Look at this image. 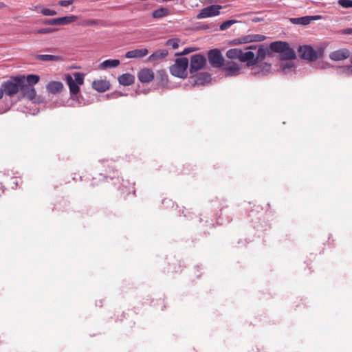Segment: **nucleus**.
<instances>
[{
  "instance_id": "f257e3e1",
  "label": "nucleus",
  "mask_w": 352,
  "mask_h": 352,
  "mask_svg": "<svg viewBox=\"0 0 352 352\" xmlns=\"http://www.w3.org/2000/svg\"><path fill=\"white\" fill-rule=\"evenodd\" d=\"M40 77L35 74H29L27 76L19 75L4 81L1 87L3 94L7 96H12L21 91L24 97L34 100L36 92L33 85L38 83Z\"/></svg>"
},
{
  "instance_id": "f03ea898",
  "label": "nucleus",
  "mask_w": 352,
  "mask_h": 352,
  "mask_svg": "<svg viewBox=\"0 0 352 352\" xmlns=\"http://www.w3.org/2000/svg\"><path fill=\"white\" fill-rule=\"evenodd\" d=\"M270 50L274 52L280 53L281 60H291L296 58L294 50L289 47L287 42L274 41L270 44Z\"/></svg>"
},
{
  "instance_id": "7ed1b4c3",
  "label": "nucleus",
  "mask_w": 352,
  "mask_h": 352,
  "mask_svg": "<svg viewBox=\"0 0 352 352\" xmlns=\"http://www.w3.org/2000/svg\"><path fill=\"white\" fill-rule=\"evenodd\" d=\"M188 60L186 58H178L175 63L170 67L171 74L179 78H186L187 76V68Z\"/></svg>"
},
{
  "instance_id": "20e7f679",
  "label": "nucleus",
  "mask_w": 352,
  "mask_h": 352,
  "mask_svg": "<svg viewBox=\"0 0 352 352\" xmlns=\"http://www.w3.org/2000/svg\"><path fill=\"white\" fill-rule=\"evenodd\" d=\"M254 52L252 51L243 52L242 50L233 48L230 49L226 52V56L230 59H238L242 63H247L253 58Z\"/></svg>"
},
{
  "instance_id": "39448f33",
  "label": "nucleus",
  "mask_w": 352,
  "mask_h": 352,
  "mask_svg": "<svg viewBox=\"0 0 352 352\" xmlns=\"http://www.w3.org/2000/svg\"><path fill=\"white\" fill-rule=\"evenodd\" d=\"M222 8L219 5H211L201 9L199 13L196 16L197 19L212 17L220 14V10Z\"/></svg>"
},
{
  "instance_id": "423d86ee",
  "label": "nucleus",
  "mask_w": 352,
  "mask_h": 352,
  "mask_svg": "<svg viewBox=\"0 0 352 352\" xmlns=\"http://www.w3.org/2000/svg\"><path fill=\"white\" fill-rule=\"evenodd\" d=\"M208 60L214 67H221L224 64V58L219 49H212L209 51Z\"/></svg>"
},
{
  "instance_id": "0eeeda50",
  "label": "nucleus",
  "mask_w": 352,
  "mask_h": 352,
  "mask_svg": "<svg viewBox=\"0 0 352 352\" xmlns=\"http://www.w3.org/2000/svg\"><path fill=\"white\" fill-rule=\"evenodd\" d=\"M298 52L302 58L309 61H314L319 57L318 53L310 45L300 46Z\"/></svg>"
},
{
  "instance_id": "6e6552de",
  "label": "nucleus",
  "mask_w": 352,
  "mask_h": 352,
  "mask_svg": "<svg viewBox=\"0 0 352 352\" xmlns=\"http://www.w3.org/2000/svg\"><path fill=\"white\" fill-rule=\"evenodd\" d=\"M266 39V36L262 34H248L234 39L232 42L235 45L249 43L252 42H261Z\"/></svg>"
},
{
  "instance_id": "1a4fd4ad",
  "label": "nucleus",
  "mask_w": 352,
  "mask_h": 352,
  "mask_svg": "<svg viewBox=\"0 0 352 352\" xmlns=\"http://www.w3.org/2000/svg\"><path fill=\"white\" fill-rule=\"evenodd\" d=\"M206 62L205 57L201 54H195L191 57L190 71V73L197 72L204 67Z\"/></svg>"
},
{
  "instance_id": "9d476101",
  "label": "nucleus",
  "mask_w": 352,
  "mask_h": 352,
  "mask_svg": "<svg viewBox=\"0 0 352 352\" xmlns=\"http://www.w3.org/2000/svg\"><path fill=\"white\" fill-rule=\"evenodd\" d=\"M269 54L268 50L264 45H260L258 48L256 55L254 54L253 58L248 60V66H253L258 63L262 62L266 57L267 54Z\"/></svg>"
},
{
  "instance_id": "9b49d317",
  "label": "nucleus",
  "mask_w": 352,
  "mask_h": 352,
  "mask_svg": "<svg viewBox=\"0 0 352 352\" xmlns=\"http://www.w3.org/2000/svg\"><path fill=\"white\" fill-rule=\"evenodd\" d=\"M223 66L227 76H236L240 74L241 68L236 63L228 62Z\"/></svg>"
},
{
  "instance_id": "f8f14e48",
  "label": "nucleus",
  "mask_w": 352,
  "mask_h": 352,
  "mask_svg": "<svg viewBox=\"0 0 352 352\" xmlns=\"http://www.w3.org/2000/svg\"><path fill=\"white\" fill-rule=\"evenodd\" d=\"M138 78L141 82H149L153 80L154 73L151 69L144 68L138 72Z\"/></svg>"
},
{
  "instance_id": "ddd939ff",
  "label": "nucleus",
  "mask_w": 352,
  "mask_h": 352,
  "mask_svg": "<svg viewBox=\"0 0 352 352\" xmlns=\"http://www.w3.org/2000/svg\"><path fill=\"white\" fill-rule=\"evenodd\" d=\"M350 56V52L347 49H340L331 52L329 57L333 60H342Z\"/></svg>"
},
{
  "instance_id": "4468645a",
  "label": "nucleus",
  "mask_w": 352,
  "mask_h": 352,
  "mask_svg": "<svg viewBox=\"0 0 352 352\" xmlns=\"http://www.w3.org/2000/svg\"><path fill=\"white\" fill-rule=\"evenodd\" d=\"M109 87L110 83L106 80H96L92 82V87L99 92L106 91Z\"/></svg>"
},
{
  "instance_id": "2eb2a0df",
  "label": "nucleus",
  "mask_w": 352,
  "mask_h": 352,
  "mask_svg": "<svg viewBox=\"0 0 352 352\" xmlns=\"http://www.w3.org/2000/svg\"><path fill=\"white\" fill-rule=\"evenodd\" d=\"M47 91L52 94H57L63 89V85L60 81H51L46 85Z\"/></svg>"
},
{
  "instance_id": "dca6fc26",
  "label": "nucleus",
  "mask_w": 352,
  "mask_h": 352,
  "mask_svg": "<svg viewBox=\"0 0 352 352\" xmlns=\"http://www.w3.org/2000/svg\"><path fill=\"white\" fill-rule=\"evenodd\" d=\"M148 54V50L146 48L135 49L129 51L126 53L125 57L127 58H142Z\"/></svg>"
},
{
  "instance_id": "f3484780",
  "label": "nucleus",
  "mask_w": 352,
  "mask_h": 352,
  "mask_svg": "<svg viewBox=\"0 0 352 352\" xmlns=\"http://www.w3.org/2000/svg\"><path fill=\"white\" fill-rule=\"evenodd\" d=\"M320 18V16H306L303 17H299V18H292L290 19L292 23L294 24H301V25H307L309 24L312 20L317 19Z\"/></svg>"
},
{
  "instance_id": "a211bd4d",
  "label": "nucleus",
  "mask_w": 352,
  "mask_h": 352,
  "mask_svg": "<svg viewBox=\"0 0 352 352\" xmlns=\"http://www.w3.org/2000/svg\"><path fill=\"white\" fill-rule=\"evenodd\" d=\"M55 25H65L72 23L77 20V16L74 15L65 16L54 19Z\"/></svg>"
},
{
  "instance_id": "6ab92c4d",
  "label": "nucleus",
  "mask_w": 352,
  "mask_h": 352,
  "mask_svg": "<svg viewBox=\"0 0 352 352\" xmlns=\"http://www.w3.org/2000/svg\"><path fill=\"white\" fill-rule=\"evenodd\" d=\"M66 81L69 86V91L72 94H77L80 92L79 85L74 81L70 75L67 76Z\"/></svg>"
},
{
  "instance_id": "aec40b11",
  "label": "nucleus",
  "mask_w": 352,
  "mask_h": 352,
  "mask_svg": "<svg viewBox=\"0 0 352 352\" xmlns=\"http://www.w3.org/2000/svg\"><path fill=\"white\" fill-rule=\"evenodd\" d=\"M120 84L129 86L132 85L135 81V77L131 74H124L118 77Z\"/></svg>"
},
{
  "instance_id": "412c9836",
  "label": "nucleus",
  "mask_w": 352,
  "mask_h": 352,
  "mask_svg": "<svg viewBox=\"0 0 352 352\" xmlns=\"http://www.w3.org/2000/svg\"><path fill=\"white\" fill-rule=\"evenodd\" d=\"M36 59L41 61H59L62 60L60 56L50 54H38L36 56Z\"/></svg>"
},
{
  "instance_id": "4be33fe9",
  "label": "nucleus",
  "mask_w": 352,
  "mask_h": 352,
  "mask_svg": "<svg viewBox=\"0 0 352 352\" xmlns=\"http://www.w3.org/2000/svg\"><path fill=\"white\" fill-rule=\"evenodd\" d=\"M168 55V51L165 49L158 50L153 53L149 57L148 60L150 61H153L155 60H158L162 58L166 57Z\"/></svg>"
},
{
  "instance_id": "5701e85b",
  "label": "nucleus",
  "mask_w": 352,
  "mask_h": 352,
  "mask_svg": "<svg viewBox=\"0 0 352 352\" xmlns=\"http://www.w3.org/2000/svg\"><path fill=\"white\" fill-rule=\"evenodd\" d=\"M120 65V60L117 59H109L103 61L100 65V68L104 69L107 68L116 67Z\"/></svg>"
},
{
  "instance_id": "b1692460",
  "label": "nucleus",
  "mask_w": 352,
  "mask_h": 352,
  "mask_svg": "<svg viewBox=\"0 0 352 352\" xmlns=\"http://www.w3.org/2000/svg\"><path fill=\"white\" fill-rule=\"evenodd\" d=\"M170 13L166 8H160L154 10L152 13V16L155 19H160L169 15Z\"/></svg>"
},
{
  "instance_id": "393cba45",
  "label": "nucleus",
  "mask_w": 352,
  "mask_h": 352,
  "mask_svg": "<svg viewBox=\"0 0 352 352\" xmlns=\"http://www.w3.org/2000/svg\"><path fill=\"white\" fill-rule=\"evenodd\" d=\"M179 38H170L167 40L166 45L171 47L173 49H177L179 47Z\"/></svg>"
},
{
  "instance_id": "a878e982",
  "label": "nucleus",
  "mask_w": 352,
  "mask_h": 352,
  "mask_svg": "<svg viewBox=\"0 0 352 352\" xmlns=\"http://www.w3.org/2000/svg\"><path fill=\"white\" fill-rule=\"evenodd\" d=\"M74 81L79 85H82L84 83V75L80 72H76L74 74Z\"/></svg>"
},
{
  "instance_id": "bb28decb",
  "label": "nucleus",
  "mask_w": 352,
  "mask_h": 352,
  "mask_svg": "<svg viewBox=\"0 0 352 352\" xmlns=\"http://www.w3.org/2000/svg\"><path fill=\"white\" fill-rule=\"evenodd\" d=\"M294 63L292 62H287V60H282L280 63V67L286 72L287 70L294 67Z\"/></svg>"
},
{
  "instance_id": "cd10ccee",
  "label": "nucleus",
  "mask_w": 352,
  "mask_h": 352,
  "mask_svg": "<svg viewBox=\"0 0 352 352\" xmlns=\"http://www.w3.org/2000/svg\"><path fill=\"white\" fill-rule=\"evenodd\" d=\"M236 21L235 20H228L224 21L221 25H220V30H225L228 28H229L231 25L236 23Z\"/></svg>"
},
{
  "instance_id": "c85d7f7f",
  "label": "nucleus",
  "mask_w": 352,
  "mask_h": 352,
  "mask_svg": "<svg viewBox=\"0 0 352 352\" xmlns=\"http://www.w3.org/2000/svg\"><path fill=\"white\" fill-rule=\"evenodd\" d=\"M338 3L344 8H352V0H338Z\"/></svg>"
},
{
  "instance_id": "c756f323",
  "label": "nucleus",
  "mask_w": 352,
  "mask_h": 352,
  "mask_svg": "<svg viewBox=\"0 0 352 352\" xmlns=\"http://www.w3.org/2000/svg\"><path fill=\"white\" fill-rule=\"evenodd\" d=\"M41 12L44 16H55L57 14V12L55 10L49 8H43L41 10Z\"/></svg>"
},
{
  "instance_id": "7c9ffc66",
  "label": "nucleus",
  "mask_w": 352,
  "mask_h": 352,
  "mask_svg": "<svg viewBox=\"0 0 352 352\" xmlns=\"http://www.w3.org/2000/svg\"><path fill=\"white\" fill-rule=\"evenodd\" d=\"M56 29L47 28H41L39 30H37L36 31H34L33 32L34 34H49L54 32Z\"/></svg>"
},
{
  "instance_id": "2f4dec72",
  "label": "nucleus",
  "mask_w": 352,
  "mask_h": 352,
  "mask_svg": "<svg viewBox=\"0 0 352 352\" xmlns=\"http://www.w3.org/2000/svg\"><path fill=\"white\" fill-rule=\"evenodd\" d=\"M73 3L72 0H62L58 2V4L63 7H67Z\"/></svg>"
},
{
  "instance_id": "473e14b6",
  "label": "nucleus",
  "mask_w": 352,
  "mask_h": 352,
  "mask_svg": "<svg viewBox=\"0 0 352 352\" xmlns=\"http://www.w3.org/2000/svg\"><path fill=\"white\" fill-rule=\"evenodd\" d=\"M43 23L44 24H45V25H55V20H54V19H45Z\"/></svg>"
},
{
  "instance_id": "72a5a7b5",
  "label": "nucleus",
  "mask_w": 352,
  "mask_h": 352,
  "mask_svg": "<svg viewBox=\"0 0 352 352\" xmlns=\"http://www.w3.org/2000/svg\"><path fill=\"white\" fill-rule=\"evenodd\" d=\"M85 24L87 25H96V24H98V21L97 20H94V19L88 20V21L85 22Z\"/></svg>"
},
{
  "instance_id": "f704fd0d",
  "label": "nucleus",
  "mask_w": 352,
  "mask_h": 352,
  "mask_svg": "<svg viewBox=\"0 0 352 352\" xmlns=\"http://www.w3.org/2000/svg\"><path fill=\"white\" fill-rule=\"evenodd\" d=\"M192 51H193V50H192V49H191V48H186V49H184V51H183L181 54H180V55H186V54H189V53L192 52Z\"/></svg>"
},
{
  "instance_id": "c9c22d12",
  "label": "nucleus",
  "mask_w": 352,
  "mask_h": 352,
  "mask_svg": "<svg viewBox=\"0 0 352 352\" xmlns=\"http://www.w3.org/2000/svg\"><path fill=\"white\" fill-rule=\"evenodd\" d=\"M123 96V94L122 93H120V92H116V93H113L112 94V96L113 98H117L120 96Z\"/></svg>"
},
{
  "instance_id": "e433bc0d",
  "label": "nucleus",
  "mask_w": 352,
  "mask_h": 352,
  "mask_svg": "<svg viewBox=\"0 0 352 352\" xmlns=\"http://www.w3.org/2000/svg\"><path fill=\"white\" fill-rule=\"evenodd\" d=\"M343 32L346 34H352V28H346Z\"/></svg>"
},
{
  "instance_id": "4c0bfd02",
  "label": "nucleus",
  "mask_w": 352,
  "mask_h": 352,
  "mask_svg": "<svg viewBox=\"0 0 352 352\" xmlns=\"http://www.w3.org/2000/svg\"><path fill=\"white\" fill-rule=\"evenodd\" d=\"M263 21V19L262 18H258V17H256V18H254L252 19V21L254 22V23H257V22H260V21Z\"/></svg>"
},
{
  "instance_id": "58836bf2",
  "label": "nucleus",
  "mask_w": 352,
  "mask_h": 352,
  "mask_svg": "<svg viewBox=\"0 0 352 352\" xmlns=\"http://www.w3.org/2000/svg\"><path fill=\"white\" fill-rule=\"evenodd\" d=\"M256 48V45H252L248 46L246 49L247 50H255Z\"/></svg>"
},
{
  "instance_id": "ea45409f",
  "label": "nucleus",
  "mask_w": 352,
  "mask_h": 352,
  "mask_svg": "<svg viewBox=\"0 0 352 352\" xmlns=\"http://www.w3.org/2000/svg\"><path fill=\"white\" fill-rule=\"evenodd\" d=\"M3 87L1 86L0 87V99H1L3 98Z\"/></svg>"
},
{
  "instance_id": "a19ab883",
  "label": "nucleus",
  "mask_w": 352,
  "mask_h": 352,
  "mask_svg": "<svg viewBox=\"0 0 352 352\" xmlns=\"http://www.w3.org/2000/svg\"><path fill=\"white\" fill-rule=\"evenodd\" d=\"M346 70L349 72H351L352 73V67L351 66H348L346 67Z\"/></svg>"
},
{
  "instance_id": "79ce46f5",
  "label": "nucleus",
  "mask_w": 352,
  "mask_h": 352,
  "mask_svg": "<svg viewBox=\"0 0 352 352\" xmlns=\"http://www.w3.org/2000/svg\"><path fill=\"white\" fill-rule=\"evenodd\" d=\"M350 62L352 64V56L351 57Z\"/></svg>"
}]
</instances>
